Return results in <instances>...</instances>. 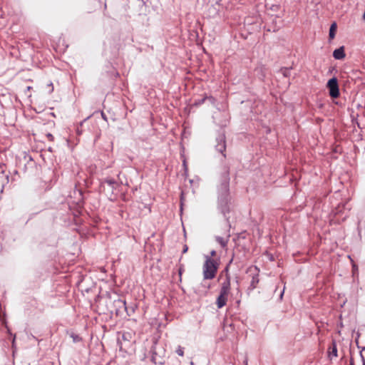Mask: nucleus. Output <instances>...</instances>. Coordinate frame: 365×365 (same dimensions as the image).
<instances>
[{
  "label": "nucleus",
  "mask_w": 365,
  "mask_h": 365,
  "mask_svg": "<svg viewBox=\"0 0 365 365\" xmlns=\"http://www.w3.org/2000/svg\"><path fill=\"white\" fill-rule=\"evenodd\" d=\"M327 88L329 90V95L331 98H336L339 96L338 81L336 78H332L328 81Z\"/></svg>",
  "instance_id": "3"
},
{
  "label": "nucleus",
  "mask_w": 365,
  "mask_h": 365,
  "mask_svg": "<svg viewBox=\"0 0 365 365\" xmlns=\"http://www.w3.org/2000/svg\"><path fill=\"white\" fill-rule=\"evenodd\" d=\"M187 249H188L187 246V245H185V246H184V249H183L182 252H183V253H185V252L187 251Z\"/></svg>",
  "instance_id": "14"
},
{
  "label": "nucleus",
  "mask_w": 365,
  "mask_h": 365,
  "mask_svg": "<svg viewBox=\"0 0 365 365\" xmlns=\"http://www.w3.org/2000/svg\"><path fill=\"white\" fill-rule=\"evenodd\" d=\"M210 255H211V257H215L216 255V252L213 250L210 252Z\"/></svg>",
  "instance_id": "15"
},
{
  "label": "nucleus",
  "mask_w": 365,
  "mask_h": 365,
  "mask_svg": "<svg viewBox=\"0 0 365 365\" xmlns=\"http://www.w3.org/2000/svg\"><path fill=\"white\" fill-rule=\"evenodd\" d=\"M46 137H47L48 140H50V141H53V139H54V138H53V135H52V134H51V133H48V134L46 135Z\"/></svg>",
  "instance_id": "13"
},
{
  "label": "nucleus",
  "mask_w": 365,
  "mask_h": 365,
  "mask_svg": "<svg viewBox=\"0 0 365 365\" xmlns=\"http://www.w3.org/2000/svg\"><path fill=\"white\" fill-rule=\"evenodd\" d=\"M363 19L365 21V11H364V13L363 14V16H362Z\"/></svg>",
  "instance_id": "17"
},
{
  "label": "nucleus",
  "mask_w": 365,
  "mask_h": 365,
  "mask_svg": "<svg viewBox=\"0 0 365 365\" xmlns=\"http://www.w3.org/2000/svg\"><path fill=\"white\" fill-rule=\"evenodd\" d=\"M113 190L114 189H111L110 187H108L106 185V192H104L105 194L108 195V197L112 200H114L115 197V195L113 193Z\"/></svg>",
  "instance_id": "10"
},
{
  "label": "nucleus",
  "mask_w": 365,
  "mask_h": 365,
  "mask_svg": "<svg viewBox=\"0 0 365 365\" xmlns=\"http://www.w3.org/2000/svg\"><path fill=\"white\" fill-rule=\"evenodd\" d=\"M183 166L185 167V169H187V164L185 160L183 161Z\"/></svg>",
  "instance_id": "16"
},
{
  "label": "nucleus",
  "mask_w": 365,
  "mask_h": 365,
  "mask_svg": "<svg viewBox=\"0 0 365 365\" xmlns=\"http://www.w3.org/2000/svg\"><path fill=\"white\" fill-rule=\"evenodd\" d=\"M230 289V277L227 274L226 279L221 284L220 294L216 299V305L218 309H221L226 305Z\"/></svg>",
  "instance_id": "2"
},
{
  "label": "nucleus",
  "mask_w": 365,
  "mask_h": 365,
  "mask_svg": "<svg viewBox=\"0 0 365 365\" xmlns=\"http://www.w3.org/2000/svg\"><path fill=\"white\" fill-rule=\"evenodd\" d=\"M336 29H337L336 24L335 22L332 23L330 26L329 34V37L330 40H332L334 38L335 35H336Z\"/></svg>",
  "instance_id": "7"
},
{
  "label": "nucleus",
  "mask_w": 365,
  "mask_h": 365,
  "mask_svg": "<svg viewBox=\"0 0 365 365\" xmlns=\"http://www.w3.org/2000/svg\"><path fill=\"white\" fill-rule=\"evenodd\" d=\"M329 355H333L335 357L337 356V348L334 341L332 342L331 346L329 347Z\"/></svg>",
  "instance_id": "9"
},
{
  "label": "nucleus",
  "mask_w": 365,
  "mask_h": 365,
  "mask_svg": "<svg viewBox=\"0 0 365 365\" xmlns=\"http://www.w3.org/2000/svg\"><path fill=\"white\" fill-rule=\"evenodd\" d=\"M345 52L344 46H341L340 48L335 49L333 52V56L335 59L341 60L345 58Z\"/></svg>",
  "instance_id": "5"
},
{
  "label": "nucleus",
  "mask_w": 365,
  "mask_h": 365,
  "mask_svg": "<svg viewBox=\"0 0 365 365\" xmlns=\"http://www.w3.org/2000/svg\"><path fill=\"white\" fill-rule=\"evenodd\" d=\"M229 237H230L229 235H227L226 239H225L222 237H216V240L222 247H225L227 246Z\"/></svg>",
  "instance_id": "8"
},
{
  "label": "nucleus",
  "mask_w": 365,
  "mask_h": 365,
  "mask_svg": "<svg viewBox=\"0 0 365 365\" xmlns=\"http://www.w3.org/2000/svg\"><path fill=\"white\" fill-rule=\"evenodd\" d=\"M225 272H228V266H227V267L225 268Z\"/></svg>",
  "instance_id": "18"
},
{
  "label": "nucleus",
  "mask_w": 365,
  "mask_h": 365,
  "mask_svg": "<svg viewBox=\"0 0 365 365\" xmlns=\"http://www.w3.org/2000/svg\"><path fill=\"white\" fill-rule=\"evenodd\" d=\"M106 185L110 187L111 189H115L118 186L117 182L113 179H106L102 182L101 189L102 192H106Z\"/></svg>",
  "instance_id": "4"
},
{
  "label": "nucleus",
  "mask_w": 365,
  "mask_h": 365,
  "mask_svg": "<svg viewBox=\"0 0 365 365\" xmlns=\"http://www.w3.org/2000/svg\"><path fill=\"white\" fill-rule=\"evenodd\" d=\"M219 261L210 257H206L202 266V274L205 279H212L215 277L219 268Z\"/></svg>",
  "instance_id": "1"
},
{
  "label": "nucleus",
  "mask_w": 365,
  "mask_h": 365,
  "mask_svg": "<svg viewBox=\"0 0 365 365\" xmlns=\"http://www.w3.org/2000/svg\"><path fill=\"white\" fill-rule=\"evenodd\" d=\"M115 303H116V304L118 306L123 307L125 309H126L125 302V301H122L120 299H118V300L115 301Z\"/></svg>",
  "instance_id": "12"
},
{
  "label": "nucleus",
  "mask_w": 365,
  "mask_h": 365,
  "mask_svg": "<svg viewBox=\"0 0 365 365\" xmlns=\"http://www.w3.org/2000/svg\"><path fill=\"white\" fill-rule=\"evenodd\" d=\"M259 282V274L257 273L255 274L253 276H252V281L250 282V289H254L257 287L258 283Z\"/></svg>",
  "instance_id": "6"
},
{
  "label": "nucleus",
  "mask_w": 365,
  "mask_h": 365,
  "mask_svg": "<svg viewBox=\"0 0 365 365\" xmlns=\"http://www.w3.org/2000/svg\"><path fill=\"white\" fill-rule=\"evenodd\" d=\"M176 353L178 355L180 356H184V349L181 346H178L176 349Z\"/></svg>",
  "instance_id": "11"
}]
</instances>
